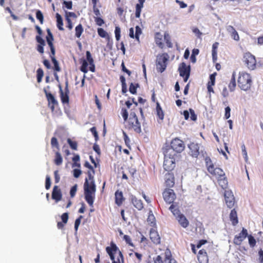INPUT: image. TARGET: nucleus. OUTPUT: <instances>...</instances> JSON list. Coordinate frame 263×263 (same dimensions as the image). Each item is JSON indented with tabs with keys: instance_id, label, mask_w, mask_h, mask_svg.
Listing matches in <instances>:
<instances>
[{
	"instance_id": "6e6552de",
	"label": "nucleus",
	"mask_w": 263,
	"mask_h": 263,
	"mask_svg": "<svg viewBox=\"0 0 263 263\" xmlns=\"http://www.w3.org/2000/svg\"><path fill=\"white\" fill-rule=\"evenodd\" d=\"M180 76L184 77V81L186 82L189 79L190 73V66H186L184 63H182L178 69Z\"/></svg>"
},
{
	"instance_id": "bb28decb",
	"label": "nucleus",
	"mask_w": 263,
	"mask_h": 263,
	"mask_svg": "<svg viewBox=\"0 0 263 263\" xmlns=\"http://www.w3.org/2000/svg\"><path fill=\"white\" fill-rule=\"evenodd\" d=\"M162 35L160 33H156L155 35V42L156 44L160 48H163V44L161 42Z\"/></svg>"
},
{
	"instance_id": "a18cd8bd",
	"label": "nucleus",
	"mask_w": 263,
	"mask_h": 263,
	"mask_svg": "<svg viewBox=\"0 0 263 263\" xmlns=\"http://www.w3.org/2000/svg\"><path fill=\"white\" fill-rule=\"evenodd\" d=\"M241 151L242 155L245 158V161L247 162L248 160L247 152L246 151V146L244 144L241 146Z\"/></svg>"
},
{
	"instance_id": "412c9836",
	"label": "nucleus",
	"mask_w": 263,
	"mask_h": 263,
	"mask_svg": "<svg viewBox=\"0 0 263 263\" xmlns=\"http://www.w3.org/2000/svg\"><path fill=\"white\" fill-rule=\"evenodd\" d=\"M132 201L134 206L138 210H141L143 208V205L141 200L137 199L135 196H133Z\"/></svg>"
},
{
	"instance_id": "864d4df0",
	"label": "nucleus",
	"mask_w": 263,
	"mask_h": 263,
	"mask_svg": "<svg viewBox=\"0 0 263 263\" xmlns=\"http://www.w3.org/2000/svg\"><path fill=\"white\" fill-rule=\"evenodd\" d=\"M216 75V73L215 72L210 76V81H209L208 83H210V85H214L215 84Z\"/></svg>"
},
{
	"instance_id": "423d86ee",
	"label": "nucleus",
	"mask_w": 263,
	"mask_h": 263,
	"mask_svg": "<svg viewBox=\"0 0 263 263\" xmlns=\"http://www.w3.org/2000/svg\"><path fill=\"white\" fill-rule=\"evenodd\" d=\"M243 62L248 69L254 70L256 68V61L255 57L250 52L244 54Z\"/></svg>"
},
{
	"instance_id": "a211bd4d",
	"label": "nucleus",
	"mask_w": 263,
	"mask_h": 263,
	"mask_svg": "<svg viewBox=\"0 0 263 263\" xmlns=\"http://www.w3.org/2000/svg\"><path fill=\"white\" fill-rule=\"evenodd\" d=\"M165 178L166 185L169 187H172L174 184V177L173 174L168 172L165 174Z\"/></svg>"
},
{
	"instance_id": "a19ab883",
	"label": "nucleus",
	"mask_w": 263,
	"mask_h": 263,
	"mask_svg": "<svg viewBox=\"0 0 263 263\" xmlns=\"http://www.w3.org/2000/svg\"><path fill=\"white\" fill-rule=\"evenodd\" d=\"M120 28L119 26H116L115 28V37L117 41H119L120 39Z\"/></svg>"
},
{
	"instance_id": "0eeeda50",
	"label": "nucleus",
	"mask_w": 263,
	"mask_h": 263,
	"mask_svg": "<svg viewBox=\"0 0 263 263\" xmlns=\"http://www.w3.org/2000/svg\"><path fill=\"white\" fill-rule=\"evenodd\" d=\"M171 146V148H169L168 149H171L173 151L172 154L174 155L175 152L180 153L183 151L184 148L183 142L178 138H175L172 141Z\"/></svg>"
},
{
	"instance_id": "4d7b16f0",
	"label": "nucleus",
	"mask_w": 263,
	"mask_h": 263,
	"mask_svg": "<svg viewBox=\"0 0 263 263\" xmlns=\"http://www.w3.org/2000/svg\"><path fill=\"white\" fill-rule=\"evenodd\" d=\"M90 130L91 131V132L93 135V136H94V137L95 138L96 141H97L98 138H99V136H98V133H97V130H96V127H92V128H91L90 129Z\"/></svg>"
},
{
	"instance_id": "f257e3e1",
	"label": "nucleus",
	"mask_w": 263,
	"mask_h": 263,
	"mask_svg": "<svg viewBox=\"0 0 263 263\" xmlns=\"http://www.w3.org/2000/svg\"><path fill=\"white\" fill-rule=\"evenodd\" d=\"M94 174V170L88 171L87 172L88 178H85L84 183L85 199L91 206H93L95 192L96 191V186L93 177Z\"/></svg>"
},
{
	"instance_id": "4468645a",
	"label": "nucleus",
	"mask_w": 263,
	"mask_h": 263,
	"mask_svg": "<svg viewBox=\"0 0 263 263\" xmlns=\"http://www.w3.org/2000/svg\"><path fill=\"white\" fill-rule=\"evenodd\" d=\"M226 29L231 37L235 41L239 40V36L235 29L231 25H227Z\"/></svg>"
},
{
	"instance_id": "9d476101",
	"label": "nucleus",
	"mask_w": 263,
	"mask_h": 263,
	"mask_svg": "<svg viewBox=\"0 0 263 263\" xmlns=\"http://www.w3.org/2000/svg\"><path fill=\"white\" fill-rule=\"evenodd\" d=\"M163 197L165 202L170 204L173 202L176 198V195L172 189H167L163 192Z\"/></svg>"
},
{
	"instance_id": "6e6d98bb",
	"label": "nucleus",
	"mask_w": 263,
	"mask_h": 263,
	"mask_svg": "<svg viewBox=\"0 0 263 263\" xmlns=\"http://www.w3.org/2000/svg\"><path fill=\"white\" fill-rule=\"evenodd\" d=\"M166 261H168V263H177L174 259L171 258V253L170 252H168V254H166Z\"/></svg>"
},
{
	"instance_id": "603ef678",
	"label": "nucleus",
	"mask_w": 263,
	"mask_h": 263,
	"mask_svg": "<svg viewBox=\"0 0 263 263\" xmlns=\"http://www.w3.org/2000/svg\"><path fill=\"white\" fill-rule=\"evenodd\" d=\"M205 162L208 171H209V166H212V167H214V165L212 164V161H211V159L210 158V157H206L205 158Z\"/></svg>"
},
{
	"instance_id": "680f3d73",
	"label": "nucleus",
	"mask_w": 263,
	"mask_h": 263,
	"mask_svg": "<svg viewBox=\"0 0 263 263\" xmlns=\"http://www.w3.org/2000/svg\"><path fill=\"white\" fill-rule=\"evenodd\" d=\"M65 17H66V20H67V18H70V17H76V15L74 12L66 11L65 12Z\"/></svg>"
},
{
	"instance_id": "bf43d9fd",
	"label": "nucleus",
	"mask_w": 263,
	"mask_h": 263,
	"mask_svg": "<svg viewBox=\"0 0 263 263\" xmlns=\"http://www.w3.org/2000/svg\"><path fill=\"white\" fill-rule=\"evenodd\" d=\"M231 108L229 106H227L225 108V114L224 117L226 119H228L230 117Z\"/></svg>"
},
{
	"instance_id": "b1692460",
	"label": "nucleus",
	"mask_w": 263,
	"mask_h": 263,
	"mask_svg": "<svg viewBox=\"0 0 263 263\" xmlns=\"http://www.w3.org/2000/svg\"><path fill=\"white\" fill-rule=\"evenodd\" d=\"M236 86L235 72L234 71L232 73V78L229 84V88L230 90L231 91H233L235 90Z\"/></svg>"
},
{
	"instance_id": "ea45409f",
	"label": "nucleus",
	"mask_w": 263,
	"mask_h": 263,
	"mask_svg": "<svg viewBox=\"0 0 263 263\" xmlns=\"http://www.w3.org/2000/svg\"><path fill=\"white\" fill-rule=\"evenodd\" d=\"M142 33L141 29L139 26L136 27L135 38L137 41H139V35Z\"/></svg>"
},
{
	"instance_id": "e433bc0d",
	"label": "nucleus",
	"mask_w": 263,
	"mask_h": 263,
	"mask_svg": "<svg viewBox=\"0 0 263 263\" xmlns=\"http://www.w3.org/2000/svg\"><path fill=\"white\" fill-rule=\"evenodd\" d=\"M36 17L39 20L41 24L43 23L44 17L43 13L40 10H37L36 12Z\"/></svg>"
},
{
	"instance_id": "473e14b6",
	"label": "nucleus",
	"mask_w": 263,
	"mask_h": 263,
	"mask_svg": "<svg viewBox=\"0 0 263 263\" xmlns=\"http://www.w3.org/2000/svg\"><path fill=\"white\" fill-rule=\"evenodd\" d=\"M218 183L222 189H225L227 186L228 181L226 177H224L223 178L218 179Z\"/></svg>"
},
{
	"instance_id": "7c9ffc66",
	"label": "nucleus",
	"mask_w": 263,
	"mask_h": 263,
	"mask_svg": "<svg viewBox=\"0 0 263 263\" xmlns=\"http://www.w3.org/2000/svg\"><path fill=\"white\" fill-rule=\"evenodd\" d=\"M88 63L86 61V60H84L82 62V64L80 67V70L81 71L83 72L84 73H86L88 71L87 67Z\"/></svg>"
},
{
	"instance_id": "5fc2aeb1",
	"label": "nucleus",
	"mask_w": 263,
	"mask_h": 263,
	"mask_svg": "<svg viewBox=\"0 0 263 263\" xmlns=\"http://www.w3.org/2000/svg\"><path fill=\"white\" fill-rule=\"evenodd\" d=\"M77 190V185L75 184L71 187L70 191V196L71 197H73L75 196Z\"/></svg>"
},
{
	"instance_id": "9b49d317",
	"label": "nucleus",
	"mask_w": 263,
	"mask_h": 263,
	"mask_svg": "<svg viewBox=\"0 0 263 263\" xmlns=\"http://www.w3.org/2000/svg\"><path fill=\"white\" fill-rule=\"evenodd\" d=\"M226 203L229 208H232L234 204L235 199L231 191L226 190L224 194Z\"/></svg>"
},
{
	"instance_id": "3c124183",
	"label": "nucleus",
	"mask_w": 263,
	"mask_h": 263,
	"mask_svg": "<svg viewBox=\"0 0 263 263\" xmlns=\"http://www.w3.org/2000/svg\"><path fill=\"white\" fill-rule=\"evenodd\" d=\"M51 186V180L50 177L47 175L46 177V182H45V187L47 190H48Z\"/></svg>"
},
{
	"instance_id": "4be33fe9",
	"label": "nucleus",
	"mask_w": 263,
	"mask_h": 263,
	"mask_svg": "<svg viewBox=\"0 0 263 263\" xmlns=\"http://www.w3.org/2000/svg\"><path fill=\"white\" fill-rule=\"evenodd\" d=\"M177 219L183 228H186L189 226V221L183 215H178Z\"/></svg>"
},
{
	"instance_id": "c03bdc74",
	"label": "nucleus",
	"mask_w": 263,
	"mask_h": 263,
	"mask_svg": "<svg viewBox=\"0 0 263 263\" xmlns=\"http://www.w3.org/2000/svg\"><path fill=\"white\" fill-rule=\"evenodd\" d=\"M67 142L72 149L74 150L77 149V143L76 142L72 141L70 139H68Z\"/></svg>"
},
{
	"instance_id": "338daca9",
	"label": "nucleus",
	"mask_w": 263,
	"mask_h": 263,
	"mask_svg": "<svg viewBox=\"0 0 263 263\" xmlns=\"http://www.w3.org/2000/svg\"><path fill=\"white\" fill-rule=\"evenodd\" d=\"M82 173V171L79 169H74L73 170V176L75 178H78Z\"/></svg>"
},
{
	"instance_id": "8fccbe9b",
	"label": "nucleus",
	"mask_w": 263,
	"mask_h": 263,
	"mask_svg": "<svg viewBox=\"0 0 263 263\" xmlns=\"http://www.w3.org/2000/svg\"><path fill=\"white\" fill-rule=\"evenodd\" d=\"M138 86V84H137L136 86H135L133 83H131L129 86V91L132 94H135L136 92V88Z\"/></svg>"
},
{
	"instance_id": "f704fd0d",
	"label": "nucleus",
	"mask_w": 263,
	"mask_h": 263,
	"mask_svg": "<svg viewBox=\"0 0 263 263\" xmlns=\"http://www.w3.org/2000/svg\"><path fill=\"white\" fill-rule=\"evenodd\" d=\"M51 145L52 147H55L59 149V145L57 139L55 137H52L51 140Z\"/></svg>"
},
{
	"instance_id": "2f4dec72",
	"label": "nucleus",
	"mask_w": 263,
	"mask_h": 263,
	"mask_svg": "<svg viewBox=\"0 0 263 263\" xmlns=\"http://www.w3.org/2000/svg\"><path fill=\"white\" fill-rule=\"evenodd\" d=\"M198 260L200 263H208V258L207 255L203 254V255H198Z\"/></svg>"
},
{
	"instance_id": "f03ea898",
	"label": "nucleus",
	"mask_w": 263,
	"mask_h": 263,
	"mask_svg": "<svg viewBox=\"0 0 263 263\" xmlns=\"http://www.w3.org/2000/svg\"><path fill=\"white\" fill-rule=\"evenodd\" d=\"M106 250L112 261V263H124L123 255L115 243H111L110 247H106Z\"/></svg>"
},
{
	"instance_id": "4c0bfd02",
	"label": "nucleus",
	"mask_w": 263,
	"mask_h": 263,
	"mask_svg": "<svg viewBox=\"0 0 263 263\" xmlns=\"http://www.w3.org/2000/svg\"><path fill=\"white\" fill-rule=\"evenodd\" d=\"M47 42L50 48V50H51V54L50 55H55V48L54 47L53 44L52 43V41H49L48 40H47Z\"/></svg>"
},
{
	"instance_id": "5701e85b",
	"label": "nucleus",
	"mask_w": 263,
	"mask_h": 263,
	"mask_svg": "<svg viewBox=\"0 0 263 263\" xmlns=\"http://www.w3.org/2000/svg\"><path fill=\"white\" fill-rule=\"evenodd\" d=\"M230 219L232 221L233 225L235 226L238 222L237 212L235 209L231 211L230 214Z\"/></svg>"
},
{
	"instance_id": "c9c22d12",
	"label": "nucleus",
	"mask_w": 263,
	"mask_h": 263,
	"mask_svg": "<svg viewBox=\"0 0 263 263\" xmlns=\"http://www.w3.org/2000/svg\"><path fill=\"white\" fill-rule=\"evenodd\" d=\"M86 60L87 63L88 62L89 65L94 63L93 59L91 57V54L89 51L86 52Z\"/></svg>"
},
{
	"instance_id": "774afa93",
	"label": "nucleus",
	"mask_w": 263,
	"mask_h": 263,
	"mask_svg": "<svg viewBox=\"0 0 263 263\" xmlns=\"http://www.w3.org/2000/svg\"><path fill=\"white\" fill-rule=\"evenodd\" d=\"M97 24L100 26H101L104 23V21L100 17H97L95 18Z\"/></svg>"
},
{
	"instance_id": "6ab92c4d",
	"label": "nucleus",
	"mask_w": 263,
	"mask_h": 263,
	"mask_svg": "<svg viewBox=\"0 0 263 263\" xmlns=\"http://www.w3.org/2000/svg\"><path fill=\"white\" fill-rule=\"evenodd\" d=\"M115 203L119 206L122 204L124 198L123 196V193L119 190L117 191L115 194Z\"/></svg>"
},
{
	"instance_id": "aec40b11",
	"label": "nucleus",
	"mask_w": 263,
	"mask_h": 263,
	"mask_svg": "<svg viewBox=\"0 0 263 263\" xmlns=\"http://www.w3.org/2000/svg\"><path fill=\"white\" fill-rule=\"evenodd\" d=\"M48 96L47 99L48 101V105L52 111H53L54 109V105L58 104V101L52 94H48Z\"/></svg>"
},
{
	"instance_id": "dca6fc26",
	"label": "nucleus",
	"mask_w": 263,
	"mask_h": 263,
	"mask_svg": "<svg viewBox=\"0 0 263 263\" xmlns=\"http://www.w3.org/2000/svg\"><path fill=\"white\" fill-rule=\"evenodd\" d=\"M149 236L151 239L154 243L159 244L160 243V237L156 231L152 229L150 231Z\"/></svg>"
},
{
	"instance_id": "f3484780",
	"label": "nucleus",
	"mask_w": 263,
	"mask_h": 263,
	"mask_svg": "<svg viewBox=\"0 0 263 263\" xmlns=\"http://www.w3.org/2000/svg\"><path fill=\"white\" fill-rule=\"evenodd\" d=\"M209 172L211 174L217 175L219 177H223L225 175V174L222 169L218 167L215 168L214 167H212V166L209 167Z\"/></svg>"
},
{
	"instance_id": "7ed1b4c3",
	"label": "nucleus",
	"mask_w": 263,
	"mask_h": 263,
	"mask_svg": "<svg viewBox=\"0 0 263 263\" xmlns=\"http://www.w3.org/2000/svg\"><path fill=\"white\" fill-rule=\"evenodd\" d=\"M252 83L251 77L249 73L246 72H239L238 84L241 90L245 91L249 90L251 87Z\"/></svg>"
},
{
	"instance_id": "2eb2a0df",
	"label": "nucleus",
	"mask_w": 263,
	"mask_h": 263,
	"mask_svg": "<svg viewBox=\"0 0 263 263\" xmlns=\"http://www.w3.org/2000/svg\"><path fill=\"white\" fill-rule=\"evenodd\" d=\"M52 198L55 200L56 202L60 201L62 198V193L58 186H54L52 193Z\"/></svg>"
},
{
	"instance_id": "49530a36",
	"label": "nucleus",
	"mask_w": 263,
	"mask_h": 263,
	"mask_svg": "<svg viewBox=\"0 0 263 263\" xmlns=\"http://www.w3.org/2000/svg\"><path fill=\"white\" fill-rule=\"evenodd\" d=\"M192 31L198 38H200L201 35L202 34V33L201 32L198 28L196 27H193L192 28Z\"/></svg>"
},
{
	"instance_id": "13d9d810",
	"label": "nucleus",
	"mask_w": 263,
	"mask_h": 263,
	"mask_svg": "<svg viewBox=\"0 0 263 263\" xmlns=\"http://www.w3.org/2000/svg\"><path fill=\"white\" fill-rule=\"evenodd\" d=\"M62 222L65 224L67 222L68 219V214L67 213H63L61 216Z\"/></svg>"
},
{
	"instance_id": "72a5a7b5",
	"label": "nucleus",
	"mask_w": 263,
	"mask_h": 263,
	"mask_svg": "<svg viewBox=\"0 0 263 263\" xmlns=\"http://www.w3.org/2000/svg\"><path fill=\"white\" fill-rule=\"evenodd\" d=\"M132 126L134 128V130L136 132H137L138 133H141V125H140V123L139 122V121L138 122H136L135 123H134V125H132Z\"/></svg>"
},
{
	"instance_id": "c756f323",
	"label": "nucleus",
	"mask_w": 263,
	"mask_h": 263,
	"mask_svg": "<svg viewBox=\"0 0 263 263\" xmlns=\"http://www.w3.org/2000/svg\"><path fill=\"white\" fill-rule=\"evenodd\" d=\"M169 209L172 212L173 215L176 216L177 219L178 218V215H182L181 214H180L179 211L177 209H176L173 204L170 206Z\"/></svg>"
},
{
	"instance_id": "79ce46f5",
	"label": "nucleus",
	"mask_w": 263,
	"mask_h": 263,
	"mask_svg": "<svg viewBox=\"0 0 263 263\" xmlns=\"http://www.w3.org/2000/svg\"><path fill=\"white\" fill-rule=\"evenodd\" d=\"M249 243L251 247H254L256 245V240L253 236L249 235L248 236Z\"/></svg>"
},
{
	"instance_id": "1a4fd4ad",
	"label": "nucleus",
	"mask_w": 263,
	"mask_h": 263,
	"mask_svg": "<svg viewBox=\"0 0 263 263\" xmlns=\"http://www.w3.org/2000/svg\"><path fill=\"white\" fill-rule=\"evenodd\" d=\"M188 147L191 151V155L193 157L197 158L200 154H201L203 157H204L203 151L201 149H200V152L199 151L200 145L198 144L193 142L189 144Z\"/></svg>"
},
{
	"instance_id": "58836bf2",
	"label": "nucleus",
	"mask_w": 263,
	"mask_h": 263,
	"mask_svg": "<svg viewBox=\"0 0 263 263\" xmlns=\"http://www.w3.org/2000/svg\"><path fill=\"white\" fill-rule=\"evenodd\" d=\"M98 34L102 37H106L107 36V33L101 28L98 29Z\"/></svg>"
},
{
	"instance_id": "09e8293b",
	"label": "nucleus",
	"mask_w": 263,
	"mask_h": 263,
	"mask_svg": "<svg viewBox=\"0 0 263 263\" xmlns=\"http://www.w3.org/2000/svg\"><path fill=\"white\" fill-rule=\"evenodd\" d=\"M83 216H80L78 218H77L74 222V229L76 231H77L78 228L80 226V224L81 223V219L82 218Z\"/></svg>"
},
{
	"instance_id": "052dcab7",
	"label": "nucleus",
	"mask_w": 263,
	"mask_h": 263,
	"mask_svg": "<svg viewBox=\"0 0 263 263\" xmlns=\"http://www.w3.org/2000/svg\"><path fill=\"white\" fill-rule=\"evenodd\" d=\"M36 40L39 43V45H45L46 43L44 41L40 35L36 36Z\"/></svg>"
},
{
	"instance_id": "37998d69",
	"label": "nucleus",
	"mask_w": 263,
	"mask_h": 263,
	"mask_svg": "<svg viewBox=\"0 0 263 263\" xmlns=\"http://www.w3.org/2000/svg\"><path fill=\"white\" fill-rule=\"evenodd\" d=\"M123 137L126 145L130 148V140L128 136L127 135V134L125 132H123Z\"/></svg>"
},
{
	"instance_id": "de8ad7c7",
	"label": "nucleus",
	"mask_w": 263,
	"mask_h": 263,
	"mask_svg": "<svg viewBox=\"0 0 263 263\" xmlns=\"http://www.w3.org/2000/svg\"><path fill=\"white\" fill-rule=\"evenodd\" d=\"M151 213L152 212L151 211L147 218V221L150 222L151 224H154L155 222V218L154 215Z\"/></svg>"
},
{
	"instance_id": "39448f33",
	"label": "nucleus",
	"mask_w": 263,
	"mask_h": 263,
	"mask_svg": "<svg viewBox=\"0 0 263 263\" xmlns=\"http://www.w3.org/2000/svg\"><path fill=\"white\" fill-rule=\"evenodd\" d=\"M168 58L169 56L167 53H163L157 56L156 66L158 72L162 73L166 69Z\"/></svg>"
},
{
	"instance_id": "e2e57ef3",
	"label": "nucleus",
	"mask_w": 263,
	"mask_h": 263,
	"mask_svg": "<svg viewBox=\"0 0 263 263\" xmlns=\"http://www.w3.org/2000/svg\"><path fill=\"white\" fill-rule=\"evenodd\" d=\"M47 32L48 35L46 36V40L47 41V40H48L49 41H53V35H52V33L51 32L50 29H47Z\"/></svg>"
},
{
	"instance_id": "69168bd1",
	"label": "nucleus",
	"mask_w": 263,
	"mask_h": 263,
	"mask_svg": "<svg viewBox=\"0 0 263 263\" xmlns=\"http://www.w3.org/2000/svg\"><path fill=\"white\" fill-rule=\"evenodd\" d=\"M190 112L191 114V119L193 121H196L197 120V116L196 115L194 110L190 108Z\"/></svg>"
},
{
	"instance_id": "ddd939ff",
	"label": "nucleus",
	"mask_w": 263,
	"mask_h": 263,
	"mask_svg": "<svg viewBox=\"0 0 263 263\" xmlns=\"http://www.w3.org/2000/svg\"><path fill=\"white\" fill-rule=\"evenodd\" d=\"M60 88V97L62 101V102L64 104L68 103L69 102V90L68 88V82L66 83V87H65V92H64L61 86H59Z\"/></svg>"
},
{
	"instance_id": "c85d7f7f",
	"label": "nucleus",
	"mask_w": 263,
	"mask_h": 263,
	"mask_svg": "<svg viewBox=\"0 0 263 263\" xmlns=\"http://www.w3.org/2000/svg\"><path fill=\"white\" fill-rule=\"evenodd\" d=\"M75 31L76 36L77 37H80L83 31L82 25L81 24L78 25L75 28Z\"/></svg>"
},
{
	"instance_id": "cd10ccee",
	"label": "nucleus",
	"mask_w": 263,
	"mask_h": 263,
	"mask_svg": "<svg viewBox=\"0 0 263 263\" xmlns=\"http://www.w3.org/2000/svg\"><path fill=\"white\" fill-rule=\"evenodd\" d=\"M50 57L51 59V61L54 65V69L57 71H60L61 70V68L59 66V63L58 61L54 57V55H50Z\"/></svg>"
},
{
	"instance_id": "a878e982",
	"label": "nucleus",
	"mask_w": 263,
	"mask_h": 263,
	"mask_svg": "<svg viewBox=\"0 0 263 263\" xmlns=\"http://www.w3.org/2000/svg\"><path fill=\"white\" fill-rule=\"evenodd\" d=\"M54 163L57 165H60L63 162V158L61 154L59 152H55V159L54 160Z\"/></svg>"
},
{
	"instance_id": "f8f14e48",
	"label": "nucleus",
	"mask_w": 263,
	"mask_h": 263,
	"mask_svg": "<svg viewBox=\"0 0 263 263\" xmlns=\"http://www.w3.org/2000/svg\"><path fill=\"white\" fill-rule=\"evenodd\" d=\"M248 235L247 230L243 228L241 232L236 235L234 239V243L237 245H240L241 242L246 238Z\"/></svg>"
},
{
	"instance_id": "20e7f679",
	"label": "nucleus",
	"mask_w": 263,
	"mask_h": 263,
	"mask_svg": "<svg viewBox=\"0 0 263 263\" xmlns=\"http://www.w3.org/2000/svg\"><path fill=\"white\" fill-rule=\"evenodd\" d=\"M173 151L171 149H166L163 151L164 155L163 167L168 172L172 171L175 166V159L173 158L174 154H172Z\"/></svg>"
},
{
	"instance_id": "0e129e2a",
	"label": "nucleus",
	"mask_w": 263,
	"mask_h": 263,
	"mask_svg": "<svg viewBox=\"0 0 263 263\" xmlns=\"http://www.w3.org/2000/svg\"><path fill=\"white\" fill-rule=\"evenodd\" d=\"M122 115L124 121H126L128 118V114L126 109H122Z\"/></svg>"
},
{
	"instance_id": "393cba45",
	"label": "nucleus",
	"mask_w": 263,
	"mask_h": 263,
	"mask_svg": "<svg viewBox=\"0 0 263 263\" xmlns=\"http://www.w3.org/2000/svg\"><path fill=\"white\" fill-rule=\"evenodd\" d=\"M56 18L57 22V27L60 30H64V28L63 27V23L62 16L59 13L56 14Z\"/></svg>"
}]
</instances>
